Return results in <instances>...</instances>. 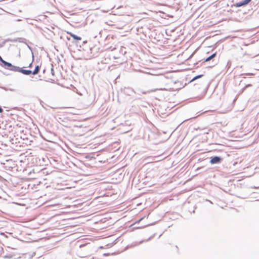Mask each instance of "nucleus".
Wrapping results in <instances>:
<instances>
[{
    "label": "nucleus",
    "instance_id": "obj_11",
    "mask_svg": "<svg viewBox=\"0 0 259 259\" xmlns=\"http://www.w3.org/2000/svg\"><path fill=\"white\" fill-rule=\"evenodd\" d=\"M3 109L2 108V107H0V113H2V112H3Z\"/></svg>",
    "mask_w": 259,
    "mask_h": 259
},
{
    "label": "nucleus",
    "instance_id": "obj_8",
    "mask_svg": "<svg viewBox=\"0 0 259 259\" xmlns=\"http://www.w3.org/2000/svg\"><path fill=\"white\" fill-rule=\"evenodd\" d=\"M0 61L3 63V64L5 62V61L3 59V58H2V57L1 56H0Z\"/></svg>",
    "mask_w": 259,
    "mask_h": 259
},
{
    "label": "nucleus",
    "instance_id": "obj_2",
    "mask_svg": "<svg viewBox=\"0 0 259 259\" xmlns=\"http://www.w3.org/2000/svg\"><path fill=\"white\" fill-rule=\"evenodd\" d=\"M251 1V0H244L241 2L236 3L234 6L236 7H240L248 4Z\"/></svg>",
    "mask_w": 259,
    "mask_h": 259
},
{
    "label": "nucleus",
    "instance_id": "obj_9",
    "mask_svg": "<svg viewBox=\"0 0 259 259\" xmlns=\"http://www.w3.org/2000/svg\"><path fill=\"white\" fill-rule=\"evenodd\" d=\"M3 12V10L0 8V15Z\"/></svg>",
    "mask_w": 259,
    "mask_h": 259
},
{
    "label": "nucleus",
    "instance_id": "obj_7",
    "mask_svg": "<svg viewBox=\"0 0 259 259\" xmlns=\"http://www.w3.org/2000/svg\"><path fill=\"white\" fill-rule=\"evenodd\" d=\"M202 75H199L196 76H195V77L194 78L193 80H195V79H197V78H200V77H202Z\"/></svg>",
    "mask_w": 259,
    "mask_h": 259
},
{
    "label": "nucleus",
    "instance_id": "obj_10",
    "mask_svg": "<svg viewBox=\"0 0 259 259\" xmlns=\"http://www.w3.org/2000/svg\"><path fill=\"white\" fill-rule=\"evenodd\" d=\"M32 65V62H31V63H30L29 64V66H28V67L30 68V67H31Z\"/></svg>",
    "mask_w": 259,
    "mask_h": 259
},
{
    "label": "nucleus",
    "instance_id": "obj_1",
    "mask_svg": "<svg viewBox=\"0 0 259 259\" xmlns=\"http://www.w3.org/2000/svg\"><path fill=\"white\" fill-rule=\"evenodd\" d=\"M3 65L8 69L14 72H21L25 75H30L31 74V71L25 70L19 67L13 65L11 63L5 61Z\"/></svg>",
    "mask_w": 259,
    "mask_h": 259
},
{
    "label": "nucleus",
    "instance_id": "obj_6",
    "mask_svg": "<svg viewBox=\"0 0 259 259\" xmlns=\"http://www.w3.org/2000/svg\"><path fill=\"white\" fill-rule=\"evenodd\" d=\"M39 66L38 65H37L35 67L34 70L33 72L31 71V73H32L34 75L37 74L39 71Z\"/></svg>",
    "mask_w": 259,
    "mask_h": 259
},
{
    "label": "nucleus",
    "instance_id": "obj_5",
    "mask_svg": "<svg viewBox=\"0 0 259 259\" xmlns=\"http://www.w3.org/2000/svg\"><path fill=\"white\" fill-rule=\"evenodd\" d=\"M216 55H217V53H213V54H212L211 56H210L209 57H207L205 61V62H208L209 61H210V60H211L212 59H213V58H214L215 56H216Z\"/></svg>",
    "mask_w": 259,
    "mask_h": 259
},
{
    "label": "nucleus",
    "instance_id": "obj_4",
    "mask_svg": "<svg viewBox=\"0 0 259 259\" xmlns=\"http://www.w3.org/2000/svg\"><path fill=\"white\" fill-rule=\"evenodd\" d=\"M66 33L70 35L75 40H81V37L75 35L74 34H73V33H72L71 32L66 31Z\"/></svg>",
    "mask_w": 259,
    "mask_h": 259
},
{
    "label": "nucleus",
    "instance_id": "obj_3",
    "mask_svg": "<svg viewBox=\"0 0 259 259\" xmlns=\"http://www.w3.org/2000/svg\"><path fill=\"white\" fill-rule=\"evenodd\" d=\"M221 160V159L219 157L215 156L211 159L210 162L211 164H214L220 162Z\"/></svg>",
    "mask_w": 259,
    "mask_h": 259
}]
</instances>
